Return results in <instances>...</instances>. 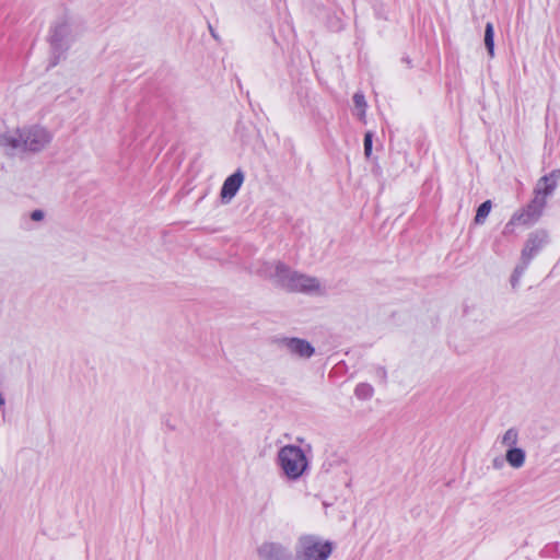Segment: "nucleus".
Returning a JSON list of instances; mask_svg holds the SVG:
<instances>
[{"mask_svg":"<svg viewBox=\"0 0 560 560\" xmlns=\"http://www.w3.org/2000/svg\"><path fill=\"white\" fill-rule=\"evenodd\" d=\"M353 102H354V107H355V110H357V115L361 119H363L364 116H365V107H366V102H365L364 95L361 94V93H355L353 95Z\"/></svg>","mask_w":560,"mask_h":560,"instance_id":"nucleus-17","label":"nucleus"},{"mask_svg":"<svg viewBox=\"0 0 560 560\" xmlns=\"http://www.w3.org/2000/svg\"><path fill=\"white\" fill-rule=\"evenodd\" d=\"M520 441L518 430L515 428L508 429L500 438V443L506 450L517 447Z\"/></svg>","mask_w":560,"mask_h":560,"instance_id":"nucleus-12","label":"nucleus"},{"mask_svg":"<svg viewBox=\"0 0 560 560\" xmlns=\"http://www.w3.org/2000/svg\"><path fill=\"white\" fill-rule=\"evenodd\" d=\"M485 45L489 56L492 58L494 56V31L493 25L490 22L486 24Z\"/></svg>","mask_w":560,"mask_h":560,"instance_id":"nucleus-13","label":"nucleus"},{"mask_svg":"<svg viewBox=\"0 0 560 560\" xmlns=\"http://www.w3.org/2000/svg\"><path fill=\"white\" fill-rule=\"evenodd\" d=\"M51 141V131L39 125L23 126L0 135V147L13 152L39 153Z\"/></svg>","mask_w":560,"mask_h":560,"instance_id":"nucleus-1","label":"nucleus"},{"mask_svg":"<svg viewBox=\"0 0 560 560\" xmlns=\"http://www.w3.org/2000/svg\"><path fill=\"white\" fill-rule=\"evenodd\" d=\"M336 544L317 534H302L293 545V560H329Z\"/></svg>","mask_w":560,"mask_h":560,"instance_id":"nucleus-3","label":"nucleus"},{"mask_svg":"<svg viewBox=\"0 0 560 560\" xmlns=\"http://www.w3.org/2000/svg\"><path fill=\"white\" fill-rule=\"evenodd\" d=\"M527 265H525L524 262H522V265L517 266L512 275V278H511V282H512V285L515 287L516 283L518 282L521 276L523 275V272L525 271Z\"/></svg>","mask_w":560,"mask_h":560,"instance_id":"nucleus-18","label":"nucleus"},{"mask_svg":"<svg viewBox=\"0 0 560 560\" xmlns=\"http://www.w3.org/2000/svg\"><path fill=\"white\" fill-rule=\"evenodd\" d=\"M559 179L560 170L552 171L550 174L539 178L534 189L533 199H538L544 206H546L547 198L555 191Z\"/></svg>","mask_w":560,"mask_h":560,"instance_id":"nucleus-8","label":"nucleus"},{"mask_svg":"<svg viewBox=\"0 0 560 560\" xmlns=\"http://www.w3.org/2000/svg\"><path fill=\"white\" fill-rule=\"evenodd\" d=\"M374 389L370 384L361 383L355 387L354 394L359 399H369L373 396Z\"/></svg>","mask_w":560,"mask_h":560,"instance_id":"nucleus-16","label":"nucleus"},{"mask_svg":"<svg viewBox=\"0 0 560 560\" xmlns=\"http://www.w3.org/2000/svg\"><path fill=\"white\" fill-rule=\"evenodd\" d=\"M545 207L538 199H532L525 208L513 214L505 225L503 233H513V226L516 224L530 225L535 223L540 218Z\"/></svg>","mask_w":560,"mask_h":560,"instance_id":"nucleus-6","label":"nucleus"},{"mask_svg":"<svg viewBox=\"0 0 560 560\" xmlns=\"http://www.w3.org/2000/svg\"><path fill=\"white\" fill-rule=\"evenodd\" d=\"M32 220L40 221L44 218V212L42 210H34L31 214Z\"/></svg>","mask_w":560,"mask_h":560,"instance_id":"nucleus-20","label":"nucleus"},{"mask_svg":"<svg viewBox=\"0 0 560 560\" xmlns=\"http://www.w3.org/2000/svg\"><path fill=\"white\" fill-rule=\"evenodd\" d=\"M4 397L3 395L0 393V407H3L4 406Z\"/></svg>","mask_w":560,"mask_h":560,"instance_id":"nucleus-21","label":"nucleus"},{"mask_svg":"<svg viewBox=\"0 0 560 560\" xmlns=\"http://www.w3.org/2000/svg\"><path fill=\"white\" fill-rule=\"evenodd\" d=\"M258 556L261 560H293V552L275 541H265L258 547Z\"/></svg>","mask_w":560,"mask_h":560,"instance_id":"nucleus-9","label":"nucleus"},{"mask_svg":"<svg viewBox=\"0 0 560 560\" xmlns=\"http://www.w3.org/2000/svg\"><path fill=\"white\" fill-rule=\"evenodd\" d=\"M505 460L512 468L520 469L525 465L526 452L521 447L506 450Z\"/></svg>","mask_w":560,"mask_h":560,"instance_id":"nucleus-11","label":"nucleus"},{"mask_svg":"<svg viewBox=\"0 0 560 560\" xmlns=\"http://www.w3.org/2000/svg\"><path fill=\"white\" fill-rule=\"evenodd\" d=\"M493 467L494 468H500L501 467V463H499L497 459L493 460Z\"/></svg>","mask_w":560,"mask_h":560,"instance_id":"nucleus-22","label":"nucleus"},{"mask_svg":"<svg viewBox=\"0 0 560 560\" xmlns=\"http://www.w3.org/2000/svg\"><path fill=\"white\" fill-rule=\"evenodd\" d=\"M70 33V26L68 24H60L55 27L51 35V39L56 45H61V42L66 35Z\"/></svg>","mask_w":560,"mask_h":560,"instance_id":"nucleus-15","label":"nucleus"},{"mask_svg":"<svg viewBox=\"0 0 560 560\" xmlns=\"http://www.w3.org/2000/svg\"><path fill=\"white\" fill-rule=\"evenodd\" d=\"M381 376H382V378H383V380H385V377H386V372H385L384 370H382V371H381Z\"/></svg>","mask_w":560,"mask_h":560,"instance_id":"nucleus-23","label":"nucleus"},{"mask_svg":"<svg viewBox=\"0 0 560 560\" xmlns=\"http://www.w3.org/2000/svg\"><path fill=\"white\" fill-rule=\"evenodd\" d=\"M372 152V132H366L364 136V154L370 156Z\"/></svg>","mask_w":560,"mask_h":560,"instance_id":"nucleus-19","label":"nucleus"},{"mask_svg":"<svg viewBox=\"0 0 560 560\" xmlns=\"http://www.w3.org/2000/svg\"><path fill=\"white\" fill-rule=\"evenodd\" d=\"M276 463L289 481L299 480L310 469V460L306 454L301 447L293 444L279 448Z\"/></svg>","mask_w":560,"mask_h":560,"instance_id":"nucleus-4","label":"nucleus"},{"mask_svg":"<svg viewBox=\"0 0 560 560\" xmlns=\"http://www.w3.org/2000/svg\"><path fill=\"white\" fill-rule=\"evenodd\" d=\"M275 345L294 360L306 361L315 354V347L299 337H279L275 339Z\"/></svg>","mask_w":560,"mask_h":560,"instance_id":"nucleus-5","label":"nucleus"},{"mask_svg":"<svg viewBox=\"0 0 560 560\" xmlns=\"http://www.w3.org/2000/svg\"><path fill=\"white\" fill-rule=\"evenodd\" d=\"M244 182V173L242 171H236L231 176H229L221 188V199L223 202H229L232 200L238 189L241 188Z\"/></svg>","mask_w":560,"mask_h":560,"instance_id":"nucleus-10","label":"nucleus"},{"mask_svg":"<svg viewBox=\"0 0 560 560\" xmlns=\"http://www.w3.org/2000/svg\"><path fill=\"white\" fill-rule=\"evenodd\" d=\"M258 272L272 280L278 287L291 292L324 293V288L317 278L292 270L281 261L266 262Z\"/></svg>","mask_w":560,"mask_h":560,"instance_id":"nucleus-2","label":"nucleus"},{"mask_svg":"<svg viewBox=\"0 0 560 560\" xmlns=\"http://www.w3.org/2000/svg\"><path fill=\"white\" fill-rule=\"evenodd\" d=\"M547 241L548 233L544 230H537L530 233L522 249V262L528 265L533 257L546 245Z\"/></svg>","mask_w":560,"mask_h":560,"instance_id":"nucleus-7","label":"nucleus"},{"mask_svg":"<svg viewBox=\"0 0 560 560\" xmlns=\"http://www.w3.org/2000/svg\"><path fill=\"white\" fill-rule=\"evenodd\" d=\"M491 201L490 200H487L485 202H482L478 209H477V213H476V217H475V222L477 224H481L483 223V221L486 220V218L489 215L490 211H491Z\"/></svg>","mask_w":560,"mask_h":560,"instance_id":"nucleus-14","label":"nucleus"}]
</instances>
